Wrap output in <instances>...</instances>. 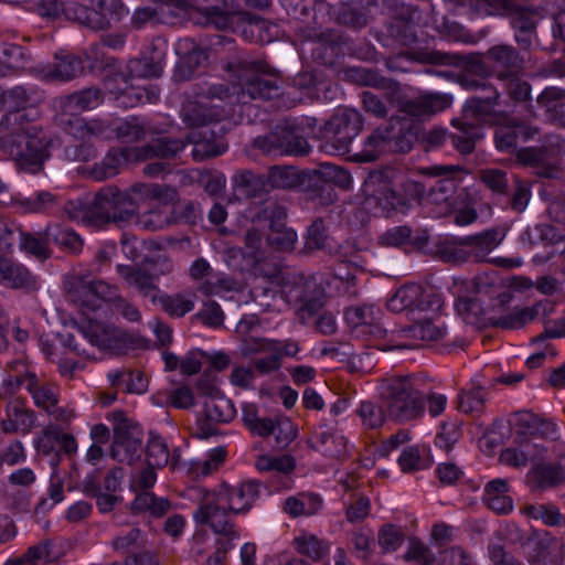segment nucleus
Segmentation results:
<instances>
[{
    "instance_id": "1",
    "label": "nucleus",
    "mask_w": 565,
    "mask_h": 565,
    "mask_svg": "<svg viewBox=\"0 0 565 565\" xmlns=\"http://www.w3.org/2000/svg\"><path fill=\"white\" fill-rule=\"evenodd\" d=\"M280 94L277 79L252 75L232 90L225 84H199L192 99L182 106L183 121L189 126L202 127L230 118L237 104L245 105L250 99H271Z\"/></svg>"
},
{
    "instance_id": "2",
    "label": "nucleus",
    "mask_w": 565,
    "mask_h": 565,
    "mask_svg": "<svg viewBox=\"0 0 565 565\" xmlns=\"http://www.w3.org/2000/svg\"><path fill=\"white\" fill-rule=\"evenodd\" d=\"M379 394L388 417L397 423L419 420L425 416L426 405L431 417L440 416L447 406V396L436 392L425 393L419 375H394L383 379Z\"/></svg>"
},
{
    "instance_id": "3",
    "label": "nucleus",
    "mask_w": 565,
    "mask_h": 565,
    "mask_svg": "<svg viewBox=\"0 0 565 565\" xmlns=\"http://www.w3.org/2000/svg\"><path fill=\"white\" fill-rule=\"evenodd\" d=\"M29 119V114L4 115L0 121V147L20 167L36 173L49 158L51 140L41 127Z\"/></svg>"
},
{
    "instance_id": "4",
    "label": "nucleus",
    "mask_w": 565,
    "mask_h": 565,
    "mask_svg": "<svg viewBox=\"0 0 565 565\" xmlns=\"http://www.w3.org/2000/svg\"><path fill=\"white\" fill-rule=\"evenodd\" d=\"M513 445L502 450V463L524 468L530 462L543 459L547 448L545 441L558 439L557 425L531 412H518L511 420Z\"/></svg>"
},
{
    "instance_id": "5",
    "label": "nucleus",
    "mask_w": 565,
    "mask_h": 565,
    "mask_svg": "<svg viewBox=\"0 0 565 565\" xmlns=\"http://www.w3.org/2000/svg\"><path fill=\"white\" fill-rule=\"evenodd\" d=\"M363 190L387 217L408 214L420 203L425 194V186L422 183L411 179L401 182L392 169L371 172L363 184Z\"/></svg>"
},
{
    "instance_id": "6",
    "label": "nucleus",
    "mask_w": 565,
    "mask_h": 565,
    "mask_svg": "<svg viewBox=\"0 0 565 565\" xmlns=\"http://www.w3.org/2000/svg\"><path fill=\"white\" fill-rule=\"evenodd\" d=\"M472 87L480 90L479 95L470 97L465 104V118L452 120V126L458 132L450 134L451 145L462 154L471 153L477 140L482 138L480 126L470 121H487L493 108L500 105V95L497 88L491 87L484 81L473 82Z\"/></svg>"
},
{
    "instance_id": "7",
    "label": "nucleus",
    "mask_w": 565,
    "mask_h": 565,
    "mask_svg": "<svg viewBox=\"0 0 565 565\" xmlns=\"http://www.w3.org/2000/svg\"><path fill=\"white\" fill-rule=\"evenodd\" d=\"M183 147L184 143L180 140L159 138L142 147L111 149L99 163L92 168L90 174L94 180L103 181L117 175L120 166L125 162L174 158L183 150Z\"/></svg>"
},
{
    "instance_id": "8",
    "label": "nucleus",
    "mask_w": 565,
    "mask_h": 565,
    "mask_svg": "<svg viewBox=\"0 0 565 565\" xmlns=\"http://www.w3.org/2000/svg\"><path fill=\"white\" fill-rule=\"evenodd\" d=\"M198 525H207L217 536L215 552L202 565H224L226 553L233 550L239 540V529L234 522L227 521L222 511L211 503L203 504L193 512Z\"/></svg>"
},
{
    "instance_id": "9",
    "label": "nucleus",
    "mask_w": 565,
    "mask_h": 565,
    "mask_svg": "<svg viewBox=\"0 0 565 565\" xmlns=\"http://www.w3.org/2000/svg\"><path fill=\"white\" fill-rule=\"evenodd\" d=\"M116 194L117 188L107 185L94 195L88 205L68 202L64 210L71 220L88 226L99 227L111 222L117 223Z\"/></svg>"
},
{
    "instance_id": "10",
    "label": "nucleus",
    "mask_w": 565,
    "mask_h": 565,
    "mask_svg": "<svg viewBox=\"0 0 565 565\" xmlns=\"http://www.w3.org/2000/svg\"><path fill=\"white\" fill-rule=\"evenodd\" d=\"M196 509L205 503L215 505L222 511L227 521L233 522L228 516V511L234 514L246 513L259 495L260 484L256 481H247L239 486H223L216 493L205 490Z\"/></svg>"
},
{
    "instance_id": "11",
    "label": "nucleus",
    "mask_w": 565,
    "mask_h": 565,
    "mask_svg": "<svg viewBox=\"0 0 565 565\" xmlns=\"http://www.w3.org/2000/svg\"><path fill=\"white\" fill-rule=\"evenodd\" d=\"M413 323L398 331H392L385 343L379 344L381 350L409 349L414 343L401 341L399 339H413L420 341H438L446 334L445 323L440 320L439 311L422 312L412 318Z\"/></svg>"
},
{
    "instance_id": "12",
    "label": "nucleus",
    "mask_w": 565,
    "mask_h": 565,
    "mask_svg": "<svg viewBox=\"0 0 565 565\" xmlns=\"http://www.w3.org/2000/svg\"><path fill=\"white\" fill-rule=\"evenodd\" d=\"M363 127L361 114L353 108L339 109L327 125L330 135L323 145V150L332 154H347L354 138Z\"/></svg>"
},
{
    "instance_id": "13",
    "label": "nucleus",
    "mask_w": 565,
    "mask_h": 565,
    "mask_svg": "<svg viewBox=\"0 0 565 565\" xmlns=\"http://www.w3.org/2000/svg\"><path fill=\"white\" fill-rule=\"evenodd\" d=\"M116 214L117 223L137 220L141 203L149 198L169 200L173 196V188L161 184L136 183L121 191L117 188Z\"/></svg>"
},
{
    "instance_id": "14",
    "label": "nucleus",
    "mask_w": 565,
    "mask_h": 565,
    "mask_svg": "<svg viewBox=\"0 0 565 565\" xmlns=\"http://www.w3.org/2000/svg\"><path fill=\"white\" fill-rule=\"evenodd\" d=\"M390 311H408L412 318L422 312H437L441 310L443 303L440 297L433 290L418 284H409L401 287L387 300Z\"/></svg>"
},
{
    "instance_id": "15",
    "label": "nucleus",
    "mask_w": 565,
    "mask_h": 565,
    "mask_svg": "<svg viewBox=\"0 0 565 565\" xmlns=\"http://www.w3.org/2000/svg\"><path fill=\"white\" fill-rule=\"evenodd\" d=\"M253 147L269 156H303L309 143L294 128L277 126L275 130L254 139Z\"/></svg>"
},
{
    "instance_id": "16",
    "label": "nucleus",
    "mask_w": 565,
    "mask_h": 565,
    "mask_svg": "<svg viewBox=\"0 0 565 565\" xmlns=\"http://www.w3.org/2000/svg\"><path fill=\"white\" fill-rule=\"evenodd\" d=\"M465 170L460 166H434L428 169V173L435 177H441L430 188L427 201L431 204L441 206L440 213H448L454 207V195L460 183L459 174Z\"/></svg>"
},
{
    "instance_id": "17",
    "label": "nucleus",
    "mask_w": 565,
    "mask_h": 565,
    "mask_svg": "<svg viewBox=\"0 0 565 565\" xmlns=\"http://www.w3.org/2000/svg\"><path fill=\"white\" fill-rule=\"evenodd\" d=\"M74 328L82 340L99 350L119 352L128 344L127 333L110 324L99 321H87L82 324H75Z\"/></svg>"
},
{
    "instance_id": "18",
    "label": "nucleus",
    "mask_w": 565,
    "mask_h": 565,
    "mask_svg": "<svg viewBox=\"0 0 565 565\" xmlns=\"http://www.w3.org/2000/svg\"><path fill=\"white\" fill-rule=\"evenodd\" d=\"M118 3L116 0H97L93 8L66 2L64 15L68 20L76 21L94 30H103L109 26L116 15Z\"/></svg>"
},
{
    "instance_id": "19",
    "label": "nucleus",
    "mask_w": 565,
    "mask_h": 565,
    "mask_svg": "<svg viewBox=\"0 0 565 565\" xmlns=\"http://www.w3.org/2000/svg\"><path fill=\"white\" fill-rule=\"evenodd\" d=\"M503 238L504 234L501 231L490 228L477 235L465 237V244L469 246L473 262H492L505 268L521 266L522 260L518 258H488L489 254L502 243Z\"/></svg>"
},
{
    "instance_id": "20",
    "label": "nucleus",
    "mask_w": 565,
    "mask_h": 565,
    "mask_svg": "<svg viewBox=\"0 0 565 565\" xmlns=\"http://www.w3.org/2000/svg\"><path fill=\"white\" fill-rule=\"evenodd\" d=\"M198 24L218 30L228 29L237 12L235 0H194Z\"/></svg>"
},
{
    "instance_id": "21",
    "label": "nucleus",
    "mask_w": 565,
    "mask_h": 565,
    "mask_svg": "<svg viewBox=\"0 0 565 565\" xmlns=\"http://www.w3.org/2000/svg\"><path fill=\"white\" fill-rule=\"evenodd\" d=\"M380 311L374 306H355L348 308L344 318L358 334L372 335L374 339H390L387 330L379 323Z\"/></svg>"
},
{
    "instance_id": "22",
    "label": "nucleus",
    "mask_w": 565,
    "mask_h": 565,
    "mask_svg": "<svg viewBox=\"0 0 565 565\" xmlns=\"http://www.w3.org/2000/svg\"><path fill=\"white\" fill-rule=\"evenodd\" d=\"M26 391L31 395L36 407L52 415L62 423L68 422L73 416L71 412L60 407L56 388L47 383H41L34 373L26 380Z\"/></svg>"
},
{
    "instance_id": "23",
    "label": "nucleus",
    "mask_w": 565,
    "mask_h": 565,
    "mask_svg": "<svg viewBox=\"0 0 565 565\" xmlns=\"http://www.w3.org/2000/svg\"><path fill=\"white\" fill-rule=\"evenodd\" d=\"M177 190L173 188V196L169 200L149 198L148 202H156L148 211L139 213L136 224L146 231H160L175 222L171 203L177 199Z\"/></svg>"
},
{
    "instance_id": "24",
    "label": "nucleus",
    "mask_w": 565,
    "mask_h": 565,
    "mask_svg": "<svg viewBox=\"0 0 565 565\" xmlns=\"http://www.w3.org/2000/svg\"><path fill=\"white\" fill-rule=\"evenodd\" d=\"M35 423V414L26 406L25 401L11 399L6 407V417L0 422L1 431L13 434L17 431L28 434Z\"/></svg>"
},
{
    "instance_id": "25",
    "label": "nucleus",
    "mask_w": 565,
    "mask_h": 565,
    "mask_svg": "<svg viewBox=\"0 0 565 565\" xmlns=\"http://www.w3.org/2000/svg\"><path fill=\"white\" fill-rule=\"evenodd\" d=\"M473 287L476 292L481 291V286L477 280H455L452 292L456 295L455 309L462 320L468 324H479V316L482 311L480 303L468 296L461 295L462 288Z\"/></svg>"
},
{
    "instance_id": "26",
    "label": "nucleus",
    "mask_w": 565,
    "mask_h": 565,
    "mask_svg": "<svg viewBox=\"0 0 565 565\" xmlns=\"http://www.w3.org/2000/svg\"><path fill=\"white\" fill-rule=\"evenodd\" d=\"M488 58L494 63V71L498 79H504L513 75H520L523 68V60L518 52L509 45L491 47Z\"/></svg>"
},
{
    "instance_id": "27",
    "label": "nucleus",
    "mask_w": 565,
    "mask_h": 565,
    "mask_svg": "<svg viewBox=\"0 0 565 565\" xmlns=\"http://www.w3.org/2000/svg\"><path fill=\"white\" fill-rule=\"evenodd\" d=\"M0 282L13 289L33 290L38 287L36 277L21 264L0 257Z\"/></svg>"
},
{
    "instance_id": "28",
    "label": "nucleus",
    "mask_w": 565,
    "mask_h": 565,
    "mask_svg": "<svg viewBox=\"0 0 565 565\" xmlns=\"http://www.w3.org/2000/svg\"><path fill=\"white\" fill-rule=\"evenodd\" d=\"M93 276L90 274H72L64 278V289L75 305L94 310Z\"/></svg>"
},
{
    "instance_id": "29",
    "label": "nucleus",
    "mask_w": 565,
    "mask_h": 565,
    "mask_svg": "<svg viewBox=\"0 0 565 565\" xmlns=\"http://www.w3.org/2000/svg\"><path fill=\"white\" fill-rule=\"evenodd\" d=\"M553 306L550 301H541L533 307L514 308L513 310L500 316L494 324L502 329H520L526 323L533 321L540 315H546L552 310Z\"/></svg>"
},
{
    "instance_id": "30",
    "label": "nucleus",
    "mask_w": 565,
    "mask_h": 565,
    "mask_svg": "<svg viewBox=\"0 0 565 565\" xmlns=\"http://www.w3.org/2000/svg\"><path fill=\"white\" fill-rule=\"evenodd\" d=\"M39 96L29 92L22 86H17L2 94V103L7 110L6 115L15 113L29 114V119H35L39 116L38 109L34 104L38 102Z\"/></svg>"
},
{
    "instance_id": "31",
    "label": "nucleus",
    "mask_w": 565,
    "mask_h": 565,
    "mask_svg": "<svg viewBox=\"0 0 565 565\" xmlns=\"http://www.w3.org/2000/svg\"><path fill=\"white\" fill-rule=\"evenodd\" d=\"M313 448L327 457H342L348 451L347 439L335 427L320 426L313 437Z\"/></svg>"
},
{
    "instance_id": "32",
    "label": "nucleus",
    "mask_w": 565,
    "mask_h": 565,
    "mask_svg": "<svg viewBox=\"0 0 565 565\" xmlns=\"http://www.w3.org/2000/svg\"><path fill=\"white\" fill-rule=\"evenodd\" d=\"M142 439L138 429L129 430L114 438L110 456L118 462L132 463L140 458Z\"/></svg>"
},
{
    "instance_id": "33",
    "label": "nucleus",
    "mask_w": 565,
    "mask_h": 565,
    "mask_svg": "<svg viewBox=\"0 0 565 565\" xmlns=\"http://www.w3.org/2000/svg\"><path fill=\"white\" fill-rule=\"evenodd\" d=\"M510 486L505 479H493L484 486L483 501L498 514H508L513 510V500L509 495Z\"/></svg>"
},
{
    "instance_id": "34",
    "label": "nucleus",
    "mask_w": 565,
    "mask_h": 565,
    "mask_svg": "<svg viewBox=\"0 0 565 565\" xmlns=\"http://www.w3.org/2000/svg\"><path fill=\"white\" fill-rule=\"evenodd\" d=\"M391 139V130L387 127L377 128L365 139L362 150L352 154V159L356 162L376 160L386 151Z\"/></svg>"
},
{
    "instance_id": "35",
    "label": "nucleus",
    "mask_w": 565,
    "mask_h": 565,
    "mask_svg": "<svg viewBox=\"0 0 565 565\" xmlns=\"http://www.w3.org/2000/svg\"><path fill=\"white\" fill-rule=\"evenodd\" d=\"M527 477L537 488L546 489L565 483V473L562 462L534 463Z\"/></svg>"
},
{
    "instance_id": "36",
    "label": "nucleus",
    "mask_w": 565,
    "mask_h": 565,
    "mask_svg": "<svg viewBox=\"0 0 565 565\" xmlns=\"http://www.w3.org/2000/svg\"><path fill=\"white\" fill-rule=\"evenodd\" d=\"M452 97L443 93H426L413 99L408 105V114L414 116L433 115L445 110L451 105Z\"/></svg>"
},
{
    "instance_id": "37",
    "label": "nucleus",
    "mask_w": 565,
    "mask_h": 565,
    "mask_svg": "<svg viewBox=\"0 0 565 565\" xmlns=\"http://www.w3.org/2000/svg\"><path fill=\"white\" fill-rule=\"evenodd\" d=\"M322 499L316 493H299L284 502V511L291 518L310 516L320 511Z\"/></svg>"
},
{
    "instance_id": "38",
    "label": "nucleus",
    "mask_w": 565,
    "mask_h": 565,
    "mask_svg": "<svg viewBox=\"0 0 565 565\" xmlns=\"http://www.w3.org/2000/svg\"><path fill=\"white\" fill-rule=\"evenodd\" d=\"M171 140L170 138H168ZM181 141V139H179ZM186 143H192V157L195 161H203L205 159L214 158L223 154L227 147L223 142L216 141L215 139L206 138L201 131H193L188 136ZM185 147H183L184 149Z\"/></svg>"
},
{
    "instance_id": "39",
    "label": "nucleus",
    "mask_w": 565,
    "mask_h": 565,
    "mask_svg": "<svg viewBox=\"0 0 565 565\" xmlns=\"http://www.w3.org/2000/svg\"><path fill=\"white\" fill-rule=\"evenodd\" d=\"M317 173L328 184L326 189L327 201H324L323 204L331 203L337 199L335 193L330 184H334L342 189H349L352 182L349 171L333 163H322Z\"/></svg>"
},
{
    "instance_id": "40",
    "label": "nucleus",
    "mask_w": 565,
    "mask_h": 565,
    "mask_svg": "<svg viewBox=\"0 0 565 565\" xmlns=\"http://www.w3.org/2000/svg\"><path fill=\"white\" fill-rule=\"evenodd\" d=\"M117 271L128 286L136 287L143 296H150L158 291L154 277L140 268L130 265H118Z\"/></svg>"
},
{
    "instance_id": "41",
    "label": "nucleus",
    "mask_w": 565,
    "mask_h": 565,
    "mask_svg": "<svg viewBox=\"0 0 565 565\" xmlns=\"http://www.w3.org/2000/svg\"><path fill=\"white\" fill-rule=\"evenodd\" d=\"M171 509L168 499L157 497L153 492L141 491L131 502L134 513H149L153 518H161Z\"/></svg>"
},
{
    "instance_id": "42",
    "label": "nucleus",
    "mask_w": 565,
    "mask_h": 565,
    "mask_svg": "<svg viewBox=\"0 0 565 565\" xmlns=\"http://www.w3.org/2000/svg\"><path fill=\"white\" fill-rule=\"evenodd\" d=\"M292 545L299 554L315 562L324 557L330 550V543L328 541L321 540L317 535L305 531L295 536Z\"/></svg>"
},
{
    "instance_id": "43",
    "label": "nucleus",
    "mask_w": 565,
    "mask_h": 565,
    "mask_svg": "<svg viewBox=\"0 0 565 565\" xmlns=\"http://www.w3.org/2000/svg\"><path fill=\"white\" fill-rule=\"evenodd\" d=\"M147 463L152 467L163 468L168 463L171 466L177 465L175 455H171L166 440L153 433H150L146 446Z\"/></svg>"
},
{
    "instance_id": "44",
    "label": "nucleus",
    "mask_w": 565,
    "mask_h": 565,
    "mask_svg": "<svg viewBox=\"0 0 565 565\" xmlns=\"http://www.w3.org/2000/svg\"><path fill=\"white\" fill-rule=\"evenodd\" d=\"M206 418L215 423H230L236 415V409L230 398L224 394H216L205 398L203 403Z\"/></svg>"
},
{
    "instance_id": "45",
    "label": "nucleus",
    "mask_w": 565,
    "mask_h": 565,
    "mask_svg": "<svg viewBox=\"0 0 565 565\" xmlns=\"http://www.w3.org/2000/svg\"><path fill=\"white\" fill-rule=\"evenodd\" d=\"M44 234L47 241L54 242L68 253L77 254L83 249V238L70 227L47 225Z\"/></svg>"
},
{
    "instance_id": "46",
    "label": "nucleus",
    "mask_w": 565,
    "mask_h": 565,
    "mask_svg": "<svg viewBox=\"0 0 565 565\" xmlns=\"http://www.w3.org/2000/svg\"><path fill=\"white\" fill-rule=\"evenodd\" d=\"M103 102L102 92L97 88H86L66 97L64 108L66 113L75 114L94 109Z\"/></svg>"
},
{
    "instance_id": "47",
    "label": "nucleus",
    "mask_w": 565,
    "mask_h": 565,
    "mask_svg": "<svg viewBox=\"0 0 565 565\" xmlns=\"http://www.w3.org/2000/svg\"><path fill=\"white\" fill-rule=\"evenodd\" d=\"M158 300L168 315L180 318L194 309L195 295L183 292L173 295L163 294Z\"/></svg>"
},
{
    "instance_id": "48",
    "label": "nucleus",
    "mask_w": 565,
    "mask_h": 565,
    "mask_svg": "<svg viewBox=\"0 0 565 565\" xmlns=\"http://www.w3.org/2000/svg\"><path fill=\"white\" fill-rule=\"evenodd\" d=\"M83 70V62L79 57L70 53H57L50 74L56 79L70 81L82 74Z\"/></svg>"
},
{
    "instance_id": "49",
    "label": "nucleus",
    "mask_w": 565,
    "mask_h": 565,
    "mask_svg": "<svg viewBox=\"0 0 565 565\" xmlns=\"http://www.w3.org/2000/svg\"><path fill=\"white\" fill-rule=\"evenodd\" d=\"M17 205L23 213H49L57 206V198L47 191L17 199Z\"/></svg>"
},
{
    "instance_id": "50",
    "label": "nucleus",
    "mask_w": 565,
    "mask_h": 565,
    "mask_svg": "<svg viewBox=\"0 0 565 565\" xmlns=\"http://www.w3.org/2000/svg\"><path fill=\"white\" fill-rule=\"evenodd\" d=\"M255 467L259 472H271L275 475L288 476L294 471L296 462L289 455H262L257 457Z\"/></svg>"
},
{
    "instance_id": "51",
    "label": "nucleus",
    "mask_w": 565,
    "mask_h": 565,
    "mask_svg": "<svg viewBox=\"0 0 565 565\" xmlns=\"http://www.w3.org/2000/svg\"><path fill=\"white\" fill-rule=\"evenodd\" d=\"M382 404H384L382 402ZM362 426L366 429H376L384 425L388 416L385 405L380 406L371 401H363L356 408Z\"/></svg>"
},
{
    "instance_id": "52",
    "label": "nucleus",
    "mask_w": 565,
    "mask_h": 565,
    "mask_svg": "<svg viewBox=\"0 0 565 565\" xmlns=\"http://www.w3.org/2000/svg\"><path fill=\"white\" fill-rule=\"evenodd\" d=\"M333 355L348 358L349 367L356 372H370L374 366V358L370 352H354L349 344H340L329 350Z\"/></svg>"
},
{
    "instance_id": "53",
    "label": "nucleus",
    "mask_w": 565,
    "mask_h": 565,
    "mask_svg": "<svg viewBox=\"0 0 565 565\" xmlns=\"http://www.w3.org/2000/svg\"><path fill=\"white\" fill-rule=\"evenodd\" d=\"M238 289L237 282L230 276L214 273L210 280L201 282L196 290L204 296H222L225 292Z\"/></svg>"
},
{
    "instance_id": "54",
    "label": "nucleus",
    "mask_w": 565,
    "mask_h": 565,
    "mask_svg": "<svg viewBox=\"0 0 565 565\" xmlns=\"http://www.w3.org/2000/svg\"><path fill=\"white\" fill-rule=\"evenodd\" d=\"M159 97V92L154 87H134L128 86L125 81V87L120 89L117 98H127L128 102L121 100L122 104L134 107L138 104L154 103Z\"/></svg>"
},
{
    "instance_id": "55",
    "label": "nucleus",
    "mask_w": 565,
    "mask_h": 565,
    "mask_svg": "<svg viewBox=\"0 0 565 565\" xmlns=\"http://www.w3.org/2000/svg\"><path fill=\"white\" fill-rule=\"evenodd\" d=\"M58 122L65 132L77 139H85L98 132V129L94 124H88L84 118L78 116H68L67 114H62L60 116Z\"/></svg>"
},
{
    "instance_id": "56",
    "label": "nucleus",
    "mask_w": 565,
    "mask_h": 565,
    "mask_svg": "<svg viewBox=\"0 0 565 565\" xmlns=\"http://www.w3.org/2000/svg\"><path fill=\"white\" fill-rule=\"evenodd\" d=\"M128 71L130 77H160L163 72V65L159 58L140 57L129 61Z\"/></svg>"
},
{
    "instance_id": "57",
    "label": "nucleus",
    "mask_w": 565,
    "mask_h": 565,
    "mask_svg": "<svg viewBox=\"0 0 565 565\" xmlns=\"http://www.w3.org/2000/svg\"><path fill=\"white\" fill-rule=\"evenodd\" d=\"M265 230L266 226L260 224V217H257V220L253 222L252 227L247 230L245 235V249L248 256V263L259 260Z\"/></svg>"
},
{
    "instance_id": "58",
    "label": "nucleus",
    "mask_w": 565,
    "mask_h": 565,
    "mask_svg": "<svg viewBox=\"0 0 565 565\" xmlns=\"http://www.w3.org/2000/svg\"><path fill=\"white\" fill-rule=\"evenodd\" d=\"M403 530L394 524H384L377 533V543L383 553H392L399 548L404 542Z\"/></svg>"
},
{
    "instance_id": "59",
    "label": "nucleus",
    "mask_w": 565,
    "mask_h": 565,
    "mask_svg": "<svg viewBox=\"0 0 565 565\" xmlns=\"http://www.w3.org/2000/svg\"><path fill=\"white\" fill-rule=\"evenodd\" d=\"M315 286L311 281L305 279L303 276H295L290 282H284L282 292L288 297L289 301L302 302L309 306L311 298L309 289Z\"/></svg>"
},
{
    "instance_id": "60",
    "label": "nucleus",
    "mask_w": 565,
    "mask_h": 565,
    "mask_svg": "<svg viewBox=\"0 0 565 565\" xmlns=\"http://www.w3.org/2000/svg\"><path fill=\"white\" fill-rule=\"evenodd\" d=\"M403 558L407 562H416L419 565H434L436 561L430 547L417 539L409 540Z\"/></svg>"
},
{
    "instance_id": "61",
    "label": "nucleus",
    "mask_w": 565,
    "mask_h": 565,
    "mask_svg": "<svg viewBox=\"0 0 565 565\" xmlns=\"http://www.w3.org/2000/svg\"><path fill=\"white\" fill-rule=\"evenodd\" d=\"M267 243L278 250H292L297 243V233L295 230L281 225L267 233Z\"/></svg>"
},
{
    "instance_id": "62",
    "label": "nucleus",
    "mask_w": 565,
    "mask_h": 565,
    "mask_svg": "<svg viewBox=\"0 0 565 565\" xmlns=\"http://www.w3.org/2000/svg\"><path fill=\"white\" fill-rule=\"evenodd\" d=\"M511 17V25L515 31H521L524 35L532 34L536 24V14L527 8H512L507 13Z\"/></svg>"
},
{
    "instance_id": "63",
    "label": "nucleus",
    "mask_w": 565,
    "mask_h": 565,
    "mask_svg": "<svg viewBox=\"0 0 565 565\" xmlns=\"http://www.w3.org/2000/svg\"><path fill=\"white\" fill-rule=\"evenodd\" d=\"M480 179L494 194H508L509 179L505 171L494 168L484 169L480 172Z\"/></svg>"
},
{
    "instance_id": "64",
    "label": "nucleus",
    "mask_w": 565,
    "mask_h": 565,
    "mask_svg": "<svg viewBox=\"0 0 565 565\" xmlns=\"http://www.w3.org/2000/svg\"><path fill=\"white\" fill-rule=\"evenodd\" d=\"M486 403V394L481 388L461 393L458 396V408L466 414H480Z\"/></svg>"
}]
</instances>
